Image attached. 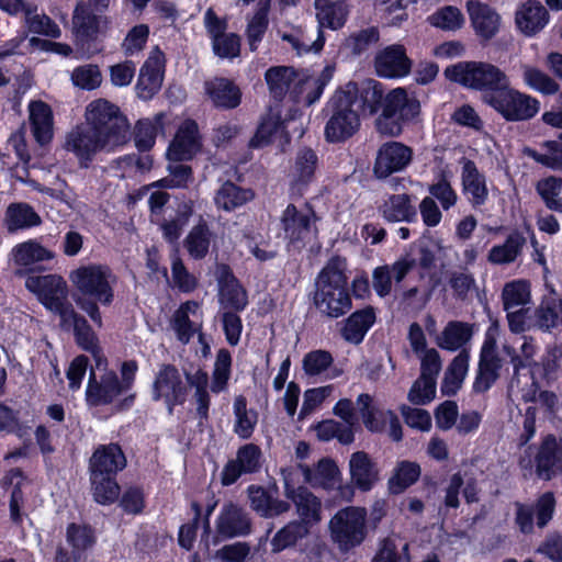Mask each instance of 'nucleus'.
Here are the masks:
<instances>
[{
  "label": "nucleus",
  "instance_id": "nucleus-1",
  "mask_svg": "<svg viewBox=\"0 0 562 562\" xmlns=\"http://www.w3.org/2000/svg\"><path fill=\"white\" fill-rule=\"evenodd\" d=\"M380 99L381 88L374 80L345 85L328 102L330 115L324 130L325 139L328 143H342L352 137L360 128V116L353 106L361 103L362 108L373 113Z\"/></svg>",
  "mask_w": 562,
  "mask_h": 562
},
{
  "label": "nucleus",
  "instance_id": "nucleus-2",
  "mask_svg": "<svg viewBox=\"0 0 562 562\" xmlns=\"http://www.w3.org/2000/svg\"><path fill=\"white\" fill-rule=\"evenodd\" d=\"M69 280L77 294L74 301L98 326H102V317L98 302L110 305L114 300V288L117 277L105 265L90 263L80 266L69 273Z\"/></svg>",
  "mask_w": 562,
  "mask_h": 562
},
{
  "label": "nucleus",
  "instance_id": "nucleus-3",
  "mask_svg": "<svg viewBox=\"0 0 562 562\" xmlns=\"http://www.w3.org/2000/svg\"><path fill=\"white\" fill-rule=\"evenodd\" d=\"M345 270V259L331 258L315 282L314 304L323 315L330 318H338L351 308Z\"/></svg>",
  "mask_w": 562,
  "mask_h": 562
},
{
  "label": "nucleus",
  "instance_id": "nucleus-4",
  "mask_svg": "<svg viewBox=\"0 0 562 562\" xmlns=\"http://www.w3.org/2000/svg\"><path fill=\"white\" fill-rule=\"evenodd\" d=\"M379 103L381 113L375 120V128L381 135L400 136L405 124L416 123L420 119V101L405 88L392 89L384 97L381 92Z\"/></svg>",
  "mask_w": 562,
  "mask_h": 562
},
{
  "label": "nucleus",
  "instance_id": "nucleus-5",
  "mask_svg": "<svg viewBox=\"0 0 562 562\" xmlns=\"http://www.w3.org/2000/svg\"><path fill=\"white\" fill-rule=\"evenodd\" d=\"M86 125L119 148L130 140V123L120 108L106 99L91 101L85 111Z\"/></svg>",
  "mask_w": 562,
  "mask_h": 562
},
{
  "label": "nucleus",
  "instance_id": "nucleus-6",
  "mask_svg": "<svg viewBox=\"0 0 562 562\" xmlns=\"http://www.w3.org/2000/svg\"><path fill=\"white\" fill-rule=\"evenodd\" d=\"M445 75L449 80L467 88L490 93L499 91L509 83L507 75L502 69L484 61H461L447 67Z\"/></svg>",
  "mask_w": 562,
  "mask_h": 562
},
{
  "label": "nucleus",
  "instance_id": "nucleus-7",
  "mask_svg": "<svg viewBox=\"0 0 562 562\" xmlns=\"http://www.w3.org/2000/svg\"><path fill=\"white\" fill-rule=\"evenodd\" d=\"M328 528L333 542L347 552L360 546L367 537V509L359 506L339 509L330 518Z\"/></svg>",
  "mask_w": 562,
  "mask_h": 562
},
{
  "label": "nucleus",
  "instance_id": "nucleus-8",
  "mask_svg": "<svg viewBox=\"0 0 562 562\" xmlns=\"http://www.w3.org/2000/svg\"><path fill=\"white\" fill-rule=\"evenodd\" d=\"M484 102L493 108L507 122H524L535 117L540 111L538 99L504 86L499 91L484 95Z\"/></svg>",
  "mask_w": 562,
  "mask_h": 562
},
{
  "label": "nucleus",
  "instance_id": "nucleus-9",
  "mask_svg": "<svg viewBox=\"0 0 562 562\" xmlns=\"http://www.w3.org/2000/svg\"><path fill=\"white\" fill-rule=\"evenodd\" d=\"M63 147L76 156L82 168H88L98 153H110L119 148L88 125H77L71 128L65 136Z\"/></svg>",
  "mask_w": 562,
  "mask_h": 562
},
{
  "label": "nucleus",
  "instance_id": "nucleus-10",
  "mask_svg": "<svg viewBox=\"0 0 562 562\" xmlns=\"http://www.w3.org/2000/svg\"><path fill=\"white\" fill-rule=\"evenodd\" d=\"M25 288L34 293L38 301L49 311L61 317L72 306L67 302L68 289L66 281L57 274H29Z\"/></svg>",
  "mask_w": 562,
  "mask_h": 562
},
{
  "label": "nucleus",
  "instance_id": "nucleus-11",
  "mask_svg": "<svg viewBox=\"0 0 562 562\" xmlns=\"http://www.w3.org/2000/svg\"><path fill=\"white\" fill-rule=\"evenodd\" d=\"M153 398L164 400L170 414L176 405L184 402L186 386L176 367L171 364L160 367L153 383Z\"/></svg>",
  "mask_w": 562,
  "mask_h": 562
},
{
  "label": "nucleus",
  "instance_id": "nucleus-12",
  "mask_svg": "<svg viewBox=\"0 0 562 562\" xmlns=\"http://www.w3.org/2000/svg\"><path fill=\"white\" fill-rule=\"evenodd\" d=\"M413 160V149L401 142H386L376 153L373 172L384 179L394 172L404 170Z\"/></svg>",
  "mask_w": 562,
  "mask_h": 562
},
{
  "label": "nucleus",
  "instance_id": "nucleus-13",
  "mask_svg": "<svg viewBox=\"0 0 562 562\" xmlns=\"http://www.w3.org/2000/svg\"><path fill=\"white\" fill-rule=\"evenodd\" d=\"M262 465L261 449L255 443H246L238 448L235 459L229 460L221 474L222 484H234L243 474L256 473Z\"/></svg>",
  "mask_w": 562,
  "mask_h": 562
},
{
  "label": "nucleus",
  "instance_id": "nucleus-14",
  "mask_svg": "<svg viewBox=\"0 0 562 562\" xmlns=\"http://www.w3.org/2000/svg\"><path fill=\"white\" fill-rule=\"evenodd\" d=\"M251 519L243 507L234 503L223 505L215 521V531L220 539L245 537L251 532Z\"/></svg>",
  "mask_w": 562,
  "mask_h": 562
},
{
  "label": "nucleus",
  "instance_id": "nucleus-15",
  "mask_svg": "<svg viewBox=\"0 0 562 562\" xmlns=\"http://www.w3.org/2000/svg\"><path fill=\"white\" fill-rule=\"evenodd\" d=\"M126 392L114 371H106L99 379L91 371L86 389V400L91 406L109 405Z\"/></svg>",
  "mask_w": 562,
  "mask_h": 562
},
{
  "label": "nucleus",
  "instance_id": "nucleus-16",
  "mask_svg": "<svg viewBox=\"0 0 562 562\" xmlns=\"http://www.w3.org/2000/svg\"><path fill=\"white\" fill-rule=\"evenodd\" d=\"M201 149V136L198 124L193 120L183 121L170 143L167 157L178 162L191 159Z\"/></svg>",
  "mask_w": 562,
  "mask_h": 562
},
{
  "label": "nucleus",
  "instance_id": "nucleus-17",
  "mask_svg": "<svg viewBox=\"0 0 562 562\" xmlns=\"http://www.w3.org/2000/svg\"><path fill=\"white\" fill-rule=\"evenodd\" d=\"M374 68L380 77L402 78L411 72L412 60L403 45L393 44L376 53Z\"/></svg>",
  "mask_w": 562,
  "mask_h": 562
},
{
  "label": "nucleus",
  "instance_id": "nucleus-18",
  "mask_svg": "<svg viewBox=\"0 0 562 562\" xmlns=\"http://www.w3.org/2000/svg\"><path fill=\"white\" fill-rule=\"evenodd\" d=\"M27 119L35 142L45 146L54 138V114L50 105L42 100H32L27 105Z\"/></svg>",
  "mask_w": 562,
  "mask_h": 562
},
{
  "label": "nucleus",
  "instance_id": "nucleus-19",
  "mask_svg": "<svg viewBox=\"0 0 562 562\" xmlns=\"http://www.w3.org/2000/svg\"><path fill=\"white\" fill-rule=\"evenodd\" d=\"M125 467V454L116 443L99 446L89 460L90 474L116 475Z\"/></svg>",
  "mask_w": 562,
  "mask_h": 562
},
{
  "label": "nucleus",
  "instance_id": "nucleus-20",
  "mask_svg": "<svg viewBox=\"0 0 562 562\" xmlns=\"http://www.w3.org/2000/svg\"><path fill=\"white\" fill-rule=\"evenodd\" d=\"M536 472L542 480H551L562 472V441L552 435L547 436L538 449Z\"/></svg>",
  "mask_w": 562,
  "mask_h": 562
},
{
  "label": "nucleus",
  "instance_id": "nucleus-21",
  "mask_svg": "<svg viewBox=\"0 0 562 562\" xmlns=\"http://www.w3.org/2000/svg\"><path fill=\"white\" fill-rule=\"evenodd\" d=\"M460 165L463 193L468 195L472 206L485 204L488 198L485 176L479 171L474 161L465 157L460 159Z\"/></svg>",
  "mask_w": 562,
  "mask_h": 562
},
{
  "label": "nucleus",
  "instance_id": "nucleus-22",
  "mask_svg": "<svg viewBox=\"0 0 562 562\" xmlns=\"http://www.w3.org/2000/svg\"><path fill=\"white\" fill-rule=\"evenodd\" d=\"M178 339L187 344L202 327V313L195 301H187L175 312L171 322Z\"/></svg>",
  "mask_w": 562,
  "mask_h": 562
},
{
  "label": "nucleus",
  "instance_id": "nucleus-23",
  "mask_svg": "<svg viewBox=\"0 0 562 562\" xmlns=\"http://www.w3.org/2000/svg\"><path fill=\"white\" fill-rule=\"evenodd\" d=\"M349 473L352 484L367 492L379 481V470L371 457L364 451H356L350 456Z\"/></svg>",
  "mask_w": 562,
  "mask_h": 562
},
{
  "label": "nucleus",
  "instance_id": "nucleus-24",
  "mask_svg": "<svg viewBox=\"0 0 562 562\" xmlns=\"http://www.w3.org/2000/svg\"><path fill=\"white\" fill-rule=\"evenodd\" d=\"M333 77V69L326 67L317 76L296 74V79L293 83L292 93L294 97L303 101L306 105H312L322 95L324 88Z\"/></svg>",
  "mask_w": 562,
  "mask_h": 562
},
{
  "label": "nucleus",
  "instance_id": "nucleus-25",
  "mask_svg": "<svg viewBox=\"0 0 562 562\" xmlns=\"http://www.w3.org/2000/svg\"><path fill=\"white\" fill-rule=\"evenodd\" d=\"M467 10L476 34L481 37L490 40L498 32L501 16L490 5L477 0H469Z\"/></svg>",
  "mask_w": 562,
  "mask_h": 562
},
{
  "label": "nucleus",
  "instance_id": "nucleus-26",
  "mask_svg": "<svg viewBox=\"0 0 562 562\" xmlns=\"http://www.w3.org/2000/svg\"><path fill=\"white\" fill-rule=\"evenodd\" d=\"M106 26L105 16L94 14L83 1L77 3L72 15V29L77 37L94 38L99 33L104 32Z\"/></svg>",
  "mask_w": 562,
  "mask_h": 562
},
{
  "label": "nucleus",
  "instance_id": "nucleus-27",
  "mask_svg": "<svg viewBox=\"0 0 562 562\" xmlns=\"http://www.w3.org/2000/svg\"><path fill=\"white\" fill-rule=\"evenodd\" d=\"M548 21V11L539 2L529 0L516 11V25L526 36H532L540 32Z\"/></svg>",
  "mask_w": 562,
  "mask_h": 562
},
{
  "label": "nucleus",
  "instance_id": "nucleus-28",
  "mask_svg": "<svg viewBox=\"0 0 562 562\" xmlns=\"http://www.w3.org/2000/svg\"><path fill=\"white\" fill-rule=\"evenodd\" d=\"M473 334V324L461 321H450L437 337L436 344L439 348L448 351L462 350L465 349L464 347L471 341Z\"/></svg>",
  "mask_w": 562,
  "mask_h": 562
},
{
  "label": "nucleus",
  "instance_id": "nucleus-29",
  "mask_svg": "<svg viewBox=\"0 0 562 562\" xmlns=\"http://www.w3.org/2000/svg\"><path fill=\"white\" fill-rule=\"evenodd\" d=\"M299 469L304 476V482L312 487L330 490L338 483L340 476L336 463L327 458L321 459L314 469L304 464H299Z\"/></svg>",
  "mask_w": 562,
  "mask_h": 562
},
{
  "label": "nucleus",
  "instance_id": "nucleus-30",
  "mask_svg": "<svg viewBox=\"0 0 562 562\" xmlns=\"http://www.w3.org/2000/svg\"><path fill=\"white\" fill-rule=\"evenodd\" d=\"M295 506L296 514L300 517L299 522H302L311 528L322 519V502L307 488L300 486V491L293 493L289 492V498Z\"/></svg>",
  "mask_w": 562,
  "mask_h": 562
},
{
  "label": "nucleus",
  "instance_id": "nucleus-31",
  "mask_svg": "<svg viewBox=\"0 0 562 562\" xmlns=\"http://www.w3.org/2000/svg\"><path fill=\"white\" fill-rule=\"evenodd\" d=\"M205 92L216 108L234 109L241 100L239 88L226 78H214L205 82Z\"/></svg>",
  "mask_w": 562,
  "mask_h": 562
},
{
  "label": "nucleus",
  "instance_id": "nucleus-32",
  "mask_svg": "<svg viewBox=\"0 0 562 562\" xmlns=\"http://www.w3.org/2000/svg\"><path fill=\"white\" fill-rule=\"evenodd\" d=\"M314 218L315 215L307 205L297 209L295 205L289 204L283 212L281 222L286 236L292 240H297L310 232Z\"/></svg>",
  "mask_w": 562,
  "mask_h": 562
},
{
  "label": "nucleus",
  "instance_id": "nucleus-33",
  "mask_svg": "<svg viewBox=\"0 0 562 562\" xmlns=\"http://www.w3.org/2000/svg\"><path fill=\"white\" fill-rule=\"evenodd\" d=\"M248 497L252 510L265 518L282 515L290 509V504L288 502L271 496L261 486H249Z\"/></svg>",
  "mask_w": 562,
  "mask_h": 562
},
{
  "label": "nucleus",
  "instance_id": "nucleus-34",
  "mask_svg": "<svg viewBox=\"0 0 562 562\" xmlns=\"http://www.w3.org/2000/svg\"><path fill=\"white\" fill-rule=\"evenodd\" d=\"M470 351L462 349L449 363L441 382V393L447 396L457 394L469 371Z\"/></svg>",
  "mask_w": 562,
  "mask_h": 562
},
{
  "label": "nucleus",
  "instance_id": "nucleus-35",
  "mask_svg": "<svg viewBox=\"0 0 562 562\" xmlns=\"http://www.w3.org/2000/svg\"><path fill=\"white\" fill-rule=\"evenodd\" d=\"M60 321L64 327H72L77 342L85 350L91 351L93 355L98 353L99 349L95 334L92 331L86 318L78 314L74 307L64 312Z\"/></svg>",
  "mask_w": 562,
  "mask_h": 562
},
{
  "label": "nucleus",
  "instance_id": "nucleus-36",
  "mask_svg": "<svg viewBox=\"0 0 562 562\" xmlns=\"http://www.w3.org/2000/svg\"><path fill=\"white\" fill-rule=\"evenodd\" d=\"M12 259L19 267L31 270L33 266L52 260L55 255L34 239L18 244L12 249Z\"/></svg>",
  "mask_w": 562,
  "mask_h": 562
},
{
  "label": "nucleus",
  "instance_id": "nucleus-37",
  "mask_svg": "<svg viewBox=\"0 0 562 562\" xmlns=\"http://www.w3.org/2000/svg\"><path fill=\"white\" fill-rule=\"evenodd\" d=\"M374 322L375 314L372 307L357 311L345 321L341 336L346 341L358 345L363 340Z\"/></svg>",
  "mask_w": 562,
  "mask_h": 562
},
{
  "label": "nucleus",
  "instance_id": "nucleus-38",
  "mask_svg": "<svg viewBox=\"0 0 562 562\" xmlns=\"http://www.w3.org/2000/svg\"><path fill=\"white\" fill-rule=\"evenodd\" d=\"M3 223L9 233H14L40 225L41 217L31 205L18 202L7 207Z\"/></svg>",
  "mask_w": 562,
  "mask_h": 562
},
{
  "label": "nucleus",
  "instance_id": "nucleus-39",
  "mask_svg": "<svg viewBox=\"0 0 562 562\" xmlns=\"http://www.w3.org/2000/svg\"><path fill=\"white\" fill-rule=\"evenodd\" d=\"M526 244L520 233H512L501 245L493 246L487 255V260L493 265H507L514 262Z\"/></svg>",
  "mask_w": 562,
  "mask_h": 562
},
{
  "label": "nucleus",
  "instance_id": "nucleus-40",
  "mask_svg": "<svg viewBox=\"0 0 562 562\" xmlns=\"http://www.w3.org/2000/svg\"><path fill=\"white\" fill-rule=\"evenodd\" d=\"M23 9L19 11L24 14L25 24L32 33L42 34L49 37H59L60 29L46 14H37V8L22 0Z\"/></svg>",
  "mask_w": 562,
  "mask_h": 562
},
{
  "label": "nucleus",
  "instance_id": "nucleus-41",
  "mask_svg": "<svg viewBox=\"0 0 562 562\" xmlns=\"http://www.w3.org/2000/svg\"><path fill=\"white\" fill-rule=\"evenodd\" d=\"M531 302L530 282L524 279L507 282L502 290V303L505 311L522 308Z\"/></svg>",
  "mask_w": 562,
  "mask_h": 562
},
{
  "label": "nucleus",
  "instance_id": "nucleus-42",
  "mask_svg": "<svg viewBox=\"0 0 562 562\" xmlns=\"http://www.w3.org/2000/svg\"><path fill=\"white\" fill-rule=\"evenodd\" d=\"M316 16L321 26L333 30L340 29L348 15L347 5L341 2H329L328 0H315Z\"/></svg>",
  "mask_w": 562,
  "mask_h": 562
},
{
  "label": "nucleus",
  "instance_id": "nucleus-43",
  "mask_svg": "<svg viewBox=\"0 0 562 562\" xmlns=\"http://www.w3.org/2000/svg\"><path fill=\"white\" fill-rule=\"evenodd\" d=\"M234 432L241 439H249L258 422V414L247 408V400L239 395L235 397L234 405Z\"/></svg>",
  "mask_w": 562,
  "mask_h": 562
},
{
  "label": "nucleus",
  "instance_id": "nucleus-44",
  "mask_svg": "<svg viewBox=\"0 0 562 562\" xmlns=\"http://www.w3.org/2000/svg\"><path fill=\"white\" fill-rule=\"evenodd\" d=\"M265 79L270 93L276 99H282L291 90L296 72L289 66H274L266 71Z\"/></svg>",
  "mask_w": 562,
  "mask_h": 562
},
{
  "label": "nucleus",
  "instance_id": "nucleus-45",
  "mask_svg": "<svg viewBox=\"0 0 562 562\" xmlns=\"http://www.w3.org/2000/svg\"><path fill=\"white\" fill-rule=\"evenodd\" d=\"M220 303L223 308L243 311L247 303V293L232 274L227 273L220 288Z\"/></svg>",
  "mask_w": 562,
  "mask_h": 562
},
{
  "label": "nucleus",
  "instance_id": "nucleus-46",
  "mask_svg": "<svg viewBox=\"0 0 562 562\" xmlns=\"http://www.w3.org/2000/svg\"><path fill=\"white\" fill-rule=\"evenodd\" d=\"M284 132V121L278 111L271 110L261 121L256 134L250 139L251 147H262Z\"/></svg>",
  "mask_w": 562,
  "mask_h": 562
},
{
  "label": "nucleus",
  "instance_id": "nucleus-47",
  "mask_svg": "<svg viewBox=\"0 0 562 562\" xmlns=\"http://www.w3.org/2000/svg\"><path fill=\"white\" fill-rule=\"evenodd\" d=\"M310 532V528L306 525L292 520L282 527L271 539V551L274 553L281 552L282 550L293 547L296 542Z\"/></svg>",
  "mask_w": 562,
  "mask_h": 562
},
{
  "label": "nucleus",
  "instance_id": "nucleus-48",
  "mask_svg": "<svg viewBox=\"0 0 562 562\" xmlns=\"http://www.w3.org/2000/svg\"><path fill=\"white\" fill-rule=\"evenodd\" d=\"M164 114L158 113L153 119H143L135 125L134 142L138 150H149L156 140V136L162 130Z\"/></svg>",
  "mask_w": 562,
  "mask_h": 562
},
{
  "label": "nucleus",
  "instance_id": "nucleus-49",
  "mask_svg": "<svg viewBox=\"0 0 562 562\" xmlns=\"http://www.w3.org/2000/svg\"><path fill=\"white\" fill-rule=\"evenodd\" d=\"M65 538L69 548L75 551V554L80 555L91 549L95 543L93 529L85 524H69L66 527Z\"/></svg>",
  "mask_w": 562,
  "mask_h": 562
},
{
  "label": "nucleus",
  "instance_id": "nucleus-50",
  "mask_svg": "<svg viewBox=\"0 0 562 562\" xmlns=\"http://www.w3.org/2000/svg\"><path fill=\"white\" fill-rule=\"evenodd\" d=\"M115 476L90 474L91 491L97 503L108 505L119 498L120 486Z\"/></svg>",
  "mask_w": 562,
  "mask_h": 562
},
{
  "label": "nucleus",
  "instance_id": "nucleus-51",
  "mask_svg": "<svg viewBox=\"0 0 562 562\" xmlns=\"http://www.w3.org/2000/svg\"><path fill=\"white\" fill-rule=\"evenodd\" d=\"M254 198L249 190H244L233 182H225L215 195V203L224 211H233Z\"/></svg>",
  "mask_w": 562,
  "mask_h": 562
},
{
  "label": "nucleus",
  "instance_id": "nucleus-52",
  "mask_svg": "<svg viewBox=\"0 0 562 562\" xmlns=\"http://www.w3.org/2000/svg\"><path fill=\"white\" fill-rule=\"evenodd\" d=\"M318 166V157L316 153L311 148H302L297 151L294 168H293V181L296 184L310 183L315 175Z\"/></svg>",
  "mask_w": 562,
  "mask_h": 562
},
{
  "label": "nucleus",
  "instance_id": "nucleus-53",
  "mask_svg": "<svg viewBox=\"0 0 562 562\" xmlns=\"http://www.w3.org/2000/svg\"><path fill=\"white\" fill-rule=\"evenodd\" d=\"M282 41L288 42L297 56L307 54L312 50L319 52L323 48L324 40L318 32L317 40L313 41L301 27H294L291 32L278 31Z\"/></svg>",
  "mask_w": 562,
  "mask_h": 562
},
{
  "label": "nucleus",
  "instance_id": "nucleus-54",
  "mask_svg": "<svg viewBox=\"0 0 562 562\" xmlns=\"http://www.w3.org/2000/svg\"><path fill=\"white\" fill-rule=\"evenodd\" d=\"M536 191L549 210L562 213V178L550 176L541 179Z\"/></svg>",
  "mask_w": 562,
  "mask_h": 562
},
{
  "label": "nucleus",
  "instance_id": "nucleus-55",
  "mask_svg": "<svg viewBox=\"0 0 562 562\" xmlns=\"http://www.w3.org/2000/svg\"><path fill=\"white\" fill-rule=\"evenodd\" d=\"M524 82L532 90L542 94H555L560 90L559 83L544 71L530 65H522Z\"/></svg>",
  "mask_w": 562,
  "mask_h": 562
},
{
  "label": "nucleus",
  "instance_id": "nucleus-56",
  "mask_svg": "<svg viewBox=\"0 0 562 562\" xmlns=\"http://www.w3.org/2000/svg\"><path fill=\"white\" fill-rule=\"evenodd\" d=\"M383 216L391 222L408 221L415 211L407 194L391 195L383 204Z\"/></svg>",
  "mask_w": 562,
  "mask_h": 562
},
{
  "label": "nucleus",
  "instance_id": "nucleus-57",
  "mask_svg": "<svg viewBox=\"0 0 562 562\" xmlns=\"http://www.w3.org/2000/svg\"><path fill=\"white\" fill-rule=\"evenodd\" d=\"M211 232L205 224L194 226L184 239L189 255L194 259H202L209 252Z\"/></svg>",
  "mask_w": 562,
  "mask_h": 562
},
{
  "label": "nucleus",
  "instance_id": "nucleus-58",
  "mask_svg": "<svg viewBox=\"0 0 562 562\" xmlns=\"http://www.w3.org/2000/svg\"><path fill=\"white\" fill-rule=\"evenodd\" d=\"M315 431L317 438L322 441H329L336 438L340 443L349 445L355 439L351 428L334 419H326L318 423L315 427Z\"/></svg>",
  "mask_w": 562,
  "mask_h": 562
},
{
  "label": "nucleus",
  "instance_id": "nucleus-59",
  "mask_svg": "<svg viewBox=\"0 0 562 562\" xmlns=\"http://www.w3.org/2000/svg\"><path fill=\"white\" fill-rule=\"evenodd\" d=\"M373 400L369 394H361L357 398L358 409L364 426L374 432L385 429L386 420L380 417L385 411H379L373 406Z\"/></svg>",
  "mask_w": 562,
  "mask_h": 562
},
{
  "label": "nucleus",
  "instance_id": "nucleus-60",
  "mask_svg": "<svg viewBox=\"0 0 562 562\" xmlns=\"http://www.w3.org/2000/svg\"><path fill=\"white\" fill-rule=\"evenodd\" d=\"M430 25L443 31H457L464 23V16L459 8L446 5L428 16Z\"/></svg>",
  "mask_w": 562,
  "mask_h": 562
},
{
  "label": "nucleus",
  "instance_id": "nucleus-61",
  "mask_svg": "<svg viewBox=\"0 0 562 562\" xmlns=\"http://www.w3.org/2000/svg\"><path fill=\"white\" fill-rule=\"evenodd\" d=\"M420 475V468L417 463L402 461L397 464L394 475L390 480V487L394 493H401L415 483Z\"/></svg>",
  "mask_w": 562,
  "mask_h": 562
},
{
  "label": "nucleus",
  "instance_id": "nucleus-62",
  "mask_svg": "<svg viewBox=\"0 0 562 562\" xmlns=\"http://www.w3.org/2000/svg\"><path fill=\"white\" fill-rule=\"evenodd\" d=\"M499 334V327L497 324H492L484 337V341L481 347L480 351V359L482 362L490 364L491 367L495 368L496 370L502 369L503 367V360L498 356L497 351V338Z\"/></svg>",
  "mask_w": 562,
  "mask_h": 562
},
{
  "label": "nucleus",
  "instance_id": "nucleus-63",
  "mask_svg": "<svg viewBox=\"0 0 562 562\" xmlns=\"http://www.w3.org/2000/svg\"><path fill=\"white\" fill-rule=\"evenodd\" d=\"M72 83L83 90H94L102 83V72L97 65L87 64L75 68L71 72Z\"/></svg>",
  "mask_w": 562,
  "mask_h": 562
},
{
  "label": "nucleus",
  "instance_id": "nucleus-64",
  "mask_svg": "<svg viewBox=\"0 0 562 562\" xmlns=\"http://www.w3.org/2000/svg\"><path fill=\"white\" fill-rule=\"evenodd\" d=\"M448 284L453 296L464 301L476 288L474 276L467 270H453L448 273Z\"/></svg>",
  "mask_w": 562,
  "mask_h": 562
}]
</instances>
